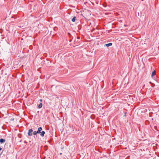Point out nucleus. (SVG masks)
<instances>
[{
  "label": "nucleus",
  "instance_id": "nucleus-16",
  "mask_svg": "<svg viewBox=\"0 0 159 159\" xmlns=\"http://www.w3.org/2000/svg\"><path fill=\"white\" fill-rule=\"evenodd\" d=\"M42 99H40V101H42Z\"/></svg>",
  "mask_w": 159,
  "mask_h": 159
},
{
  "label": "nucleus",
  "instance_id": "nucleus-8",
  "mask_svg": "<svg viewBox=\"0 0 159 159\" xmlns=\"http://www.w3.org/2000/svg\"><path fill=\"white\" fill-rule=\"evenodd\" d=\"M37 131H34L33 132V134L34 135H36L37 134Z\"/></svg>",
  "mask_w": 159,
  "mask_h": 159
},
{
  "label": "nucleus",
  "instance_id": "nucleus-4",
  "mask_svg": "<svg viewBox=\"0 0 159 159\" xmlns=\"http://www.w3.org/2000/svg\"><path fill=\"white\" fill-rule=\"evenodd\" d=\"M5 141V139H0V143L1 144H2L3 143H4Z\"/></svg>",
  "mask_w": 159,
  "mask_h": 159
},
{
  "label": "nucleus",
  "instance_id": "nucleus-10",
  "mask_svg": "<svg viewBox=\"0 0 159 159\" xmlns=\"http://www.w3.org/2000/svg\"><path fill=\"white\" fill-rule=\"evenodd\" d=\"M37 134H40L41 133V131L39 130H38L37 131Z\"/></svg>",
  "mask_w": 159,
  "mask_h": 159
},
{
  "label": "nucleus",
  "instance_id": "nucleus-6",
  "mask_svg": "<svg viewBox=\"0 0 159 159\" xmlns=\"http://www.w3.org/2000/svg\"><path fill=\"white\" fill-rule=\"evenodd\" d=\"M42 106H43V104H42V103H40L39 105H38V107L39 108H41V107H42Z\"/></svg>",
  "mask_w": 159,
  "mask_h": 159
},
{
  "label": "nucleus",
  "instance_id": "nucleus-17",
  "mask_svg": "<svg viewBox=\"0 0 159 159\" xmlns=\"http://www.w3.org/2000/svg\"><path fill=\"white\" fill-rule=\"evenodd\" d=\"M71 41H72V40H70V42H71Z\"/></svg>",
  "mask_w": 159,
  "mask_h": 159
},
{
  "label": "nucleus",
  "instance_id": "nucleus-5",
  "mask_svg": "<svg viewBox=\"0 0 159 159\" xmlns=\"http://www.w3.org/2000/svg\"><path fill=\"white\" fill-rule=\"evenodd\" d=\"M155 74H156V71H155V70H154L152 73V74L151 75V77H153V76L154 75H155Z\"/></svg>",
  "mask_w": 159,
  "mask_h": 159
},
{
  "label": "nucleus",
  "instance_id": "nucleus-7",
  "mask_svg": "<svg viewBox=\"0 0 159 159\" xmlns=\"http://www.w3.org/2000/svg\"><path fill=\"white\" fill-rule=\"evenodd\" d=\"M75 20H76V17L75 16H74L72 19V20H71V21H72L73 22H74L75 21Z\"/></svg>",
  "mask_w": 159,
  "mask_h": 159
},
{
  "label": "nucleus",
  "instance_id": "nucleus-1",
  "mask_svg": "<svg viewBox=\"0 0 159 159\" xmlns=\"http://www.w3.org/2000/svg\"><path fill=\"white\" fill-rule=\"evenodd\" d=\"M33 131V130L32 129H30L28 131V135L29 136H32L33 134L32 132Z\"/></svg>",
  "mask_w": 159,
  "mask_h": 159
},
{
  "label": "nucleus",
  "instance_id": "nucleus-9",
  "mask_svg": "<svg viewBox=\"0 0 159 159\" xmlns=\"http://www.w3.org/2000/svg\"><path fill=\"white\" fill-rule=\"evenodd\" d=\"M42 129V128L41 127H39L38 129V130H40V131H41Z\"/></svg>",
  "mask_w": 159,
  "mask_h": 159
},
{
  "label": "nucleus",
  "instance_id": "nucleus-15",
  "mask_svg": "<svg viewBox=\"0 0 159 159\" xmlns=\"http://www.w3.org/2000/svg\"><path fill=\"white\" fill-rule=\"evenodd\" d=\"M149 83L150 84H152V83H151V82H150H150H149Z\"/></svg>",
  "mask_w": 159,
  "mask_h": 159
},
{
  "label": "nucleus",
  "instance_id": "nucleus-13",
  "mask_svg": "<svg viewBox=\"0 0 159 159\" xmlns=\"http://www.w3.org/2000/svg\"><path fill=\"white\" fill-rule=\"evenodd\" d=\"M2 149V148L1 147H0V151Z\"/></svg>",
  "mask_w": 159,
  "mask_h": 159
},
{
  "label": "nucleus",
  "instance_id": "nucleus-2",
  "mask_svg": "<svg viewBox=\"0 0 159 159\" xmlns=\"http://www.w3.org/2000/svg\"><path fill=\"white\" fill-rule=\"evenodd\" d=\"M112 44L111 43H108L105 44L104 45V46H107V47H108L110 46H111L112 45Z\"/></svg>",
  "mask_w": 159,
  "mask_h": 159
},
{
  "label": "nucleus",
  "instance_id": "nucleus-12",
  "mask_svg": "<svg viewBox=\"0 0 159 159\" xmlns=\"http://www.w3.org/2000/svg\"><path fill=\"white\" fill-rule=\"evenodd\" d=\"M77 39H80V37H77Z\"/></svg>",
  "mask_w": 159,
  "mask_h": 159
},
{
  "label": "nucleus",
  "instance_id": "nucleus-3",
  "mask_svg": "<svg viewBox=\"0 0 159 159\" xmlns=\"http://www.w3.org/2000/svg\"><path fill=\"white\" fill-rule=\"evenodd\" d=\"M41 134H40V136L42 137H43L44 136V134L45 133V132L44 131H42L41 132Z\"/></svg>",
  "mask_w": 159,
  "mask_h": 159
},
{
  "label": "nucleus",
  "instance_id": "nucleus-14",
  "mask_svg": "<svg viewBox=\"0 0 159 159\" xmlns=\"http://www.w3.org/2000/svg\"><path fill=\"white\" fill-rule=\"evenodd\" d=\"M103 6H104V7H106V6L105 5H103Z\"/></svg>",
  "mask_w": 159,
  "mask_h": 159
},
{
  "label": "nucleus",
  "instance_id": "nucleus-11",
  "mask_svg": "<svg viewBox=\"0 0 159 159\" xmlns=\"http://www.w3.org/2000/svg\"><path fill=\"white\" fill-rule=\"evenodd\" d=\"M68 34L69 35V36L70 37L71 36V34L69 33H68Z\"/></svg>",
  "mask_w": 159,
  "mask_h": 159
}]
</instances>
